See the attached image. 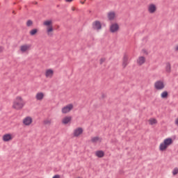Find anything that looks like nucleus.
I'll use <instances>...</instances> for the list:
<instances>
[{
    "instance_id": "obj_1",
    "label": "nucleus",
    "mask_w": 178,
    "mask_h": 178,
    "mask_svg": "<svg viewBox=\"0 0 178 178\" xmlns=\"http://www.w3.org/2000/svg\"><path fill=\"white\" fill-rule=\"evenodd\" d=\"M44 26H47V34L49 37L54 35V26L52 25V20H46L43 22Z\"/></svg>"
},
{
    "instance_id": "obj_2",
    "label": "nucleus",
    "mask_w": 178,
    "mask_h": 178,
    "mask_svg": "<svg viewBox=\"0 0 178 178\" xmlns=\"http://www.w3.org/2000/svg\"><path fill=\"white\" fill-rule=\"evenodd\" d=\"M26 105L24 102H14L13 108L16 109L17 111H20V109H23V107Z\"/></svg>"
},
{
    "instance_id": "obj_3",
    "label": "nucleus",
    "mask_w": 178,
    "mask_h": 178,
    "mask_svg": "<svg viewBox=\"0 0 178 178\" xmlns=\"http://www.w3.org/2000/svg\"><path fill=\"white\" fill-rule=\"evenodd\" d=\"M92 27L93 30H97V31H99V30L102 29V24L101 23V21L96 20L92 22Z\"/></svg>"
},
{
    "instance_id": "obj_4",
    "label": "nucleus",
    "mask_w": 178,
    "mask_h": 178,
    "mask_svg": "<svg viewBox=\"0 0 178 178\" xmlns=\"http://www.w3.org/2000/svg\"><path fill=\"white\" fill-rule=\"evenodd\" d=\"M154 88L158 91L163 90L165 88V83L162 81H156L154 83Z\"/></svg>"
},
{
    "instance_id": "obj_5",
    "label": "nucleus",
    "mask_w": 178,
    "mask_h": 178,
    "mask_svg": "<svg viewBox=\"0 0 178 178\" xmlns=\"http://www.w3.org/2000/svg\"><path fill=\"white\" fill-rule=\"evenodd\" d=\"M119 29H120V27L119 26V24L116 22L113 23L110 26V33H118V31H119Z\"/></svg>"
},
{
    "instance_id": "obj_6",
    "label": "nucleus",
    "mask_w": 178,
    "mask_h": 178,
    "mask_svg": "<svg viewBox=\"0 0 178 178\" xmlns=\"http://www.w3.org/2000/svg\"><path fill=\"white\" fill-rule=\"evenodd\" d=\"M74 108L73 104H69L67 106L63 107L62 113H69Z\"/></svg>"
},
{
    "instance_id": "obj_7",
    "label": "nucleus",
    "mask_w": 178,
    "mask_h": 178,
    "mask_svg": "<svg viewBox=\"0 0 178 178\" xmlns=\"http://www.w3.org/2000/svg\"><path fill=\"white\" fill-rule=\"evenodd\" d=\"M2 140L4 143H9V141H12V140H13V136L12 134H6L3 136Z\"/></svg>"
},
{
    "instance_id": "obj_8",
    "label": "nucleus",
    "mask_w": 178,
    "mask_h": 178,
    "mask_svg": "<svg viewBox=\"0 0 178 178\" xmlns=\"http://www.w3.org/2000/svg\"><path fill=\"white\" fill-rule=\"evenodd\" d=\"M33 123V118L31 117H26L23 120V124L25 126H30Z\"/></svg>"
},
{
    "instance_id": "obj_9",
    "label": "nucleus",
    "mask_w": 178,
    "mask_h": 178,
    "mask_svg": "<svg viewBox=\"0 0 178 178\" xmlns=\"http://www.w3.org/2000/svg\"><path fill=\"white\" fill-rule=\"evenodd\" d=\"M83 131H84L83 128L81 127L76 128L74 131V137H79V136H81V134L83 133Z\"/></svg>"
},
{
    "instance_id": "obj_10",
    "label": "nucleus",
    "mask_w": 178,
    "mask_h": 178,
    "mask_svg": "<svg viewBox=\"0 0 178 178\" xmlns=\"http://www.w3.org/2000/svg\"><path fill=\"white\" fill-rule=\"evenodd\" d=\"M72 122V116H65L63 120H62V124H69Z\"/></svg>"
},
{
    "instance_id": "obj_11",
    "label": "nucleus",
    "mask_w": 178,
    "mask_h": 178,
    "mask_svg": "<svg viewBox=\"0 0 178 178\" xmlns=\"http://www.w3.org/2000/svg\"><path fill=\"white\" fill-rule=\"evenodd\" d=\"M148 11L149 13H155L156 12V6L152 3L148 7Z\"/></svg>"
},
{
    "instance_id": "obj_12",
    "label": "nucleus",
    "mask_w": 178,
    "mask_h": 178,
    "mask_svg": "<svg viewBox=\"0 0 178 178\" xmlns=\"http://www.w3.org/2000/svg\"><path fill=\"white\" fill-rule=\"evenodd\" d=\"M163 143H164V144L167 147H169V146L172 145V144H173V139L172 138H167L164 139Z\"/></svg>"
},
{
    "instance_id": "obj_13",
    "label": "nucleus",
    "mask_w": 178,
    "mask_h": 178,
    "mask_svg": "<svg viewBox=\"0 0 178 178\" xmlns=\"http://www.w3.org/2000/svg\"><path fill=\"white\" fill-rule=\"evenodd\" d=\"M115 17H116V13H115V11H112V12H109L108 13V20H114Z\"/></svg>"
},
{
    "instance_id": "obj_14",
    "label": "nucleus",
    "mask_w": 178,
    "mask_h": 178,
    "mask_svg": "<svg viewBox=\"0 0 178 178\" xmlns=\"http://www.w3.org/2000/svg\"><path fill=\"white\" fill-rule=\"evenodd\" d=\"M31 46L29 44H23L20 47V51L21 52H26L27 51H29V49L31 47Z\"/></svg>"
},
{
    "instance_id": "obj_15",
    "label": "nucleus",
    "mask_w": 178,
    "mask_h": 178,
    "mask_svg": "<svg viewBox=\"0 0 178 178\" xmlns=\"http://www.w3.org/2000/svg\"><path fill=\"white\" fill-rule=\"evenodd\" d=\"M168 148V146H167L164 142L161 143L159 145V151L161 152H164V151H166Z\"/></svg>"
},
{
    "instance_id": "obj_16",
    "label": "nucleus",
    "mask_w": 178,
    "mask_h": 178,
    "mask_svg": "<svg viewBox=\"0 0 178 178\" xmlns=\"http://www.w3.org/2000/svg\"><path fill=\"white\" fill-rule=\"evenodd\" d=\"M95 155L97 156V158H104V156H105V152L103 150H97L95 152Z\"/></svg>"
},
{
    "instance_id": "obj_17",
    "label": "nucleus",
    "mask_w": 178,
    "mask_h": 178,
    "mask_svg": "<svg viewBox=\"0 0 178 178\" xmlns=\"http://www.w3.org/2000/svg\"><path fill=\"white\" fill-rule=\"evenodd\" d=\"M45 76L46 77H52L54 76V70L52 69H48L45 72Z\"/></svg>"
},
{
    "instance_id": "obj_18",
    "label": "nucleus",
    "mask_w": 178,
    "mask_h": 178,
    "mask_svg": "<svg viewBox=\"0 0 178 178\" xmlns=\"http://www.w3.org/2000/svg\"><path fill=\"white\" fill-rule=\"evenodd\" d=\"M35 98L38 101H42V99H44V93L42 92H38Z\"/></svg>"
},
{
    "instance_id": "obj_19",
    "label": "nucleus",
    "mask_w": 178,
    "mask_h": 178,
    "mask_svg": "<svg viewBox=\"0 0 178 178\" xmlns=\"http://www.w3.org/2000/svg\"><path fill=\"white\" fill-rule=\"evenodd\" d=\"M122 60V66L123 67H126V66H127V62H129V58L127 57V55H124Z\"/></svg>"
},
{
    "instance_id": "obj_20",
    "label": "nucleus",
    "mask_w": 178,
    "mask_h": 178,
    "mask_svg": "<svg viewBox=\"0 0 178 178\" xmlns=\"http://www.w3.org/2000/svg\"><path fill=\"white\" fill-rule=\"evenodd\" d=\"M161 97L163 99H168V98H169V92L167 90L163 91L161 92Z\"/></svg>"
},
{
    "instance_id": "obj_21",
    "label": "nucleus",
    "mask_w": 178,
    "mask_h": 178,
    "mask_svg": "<svg viewBox=\"0 0 178 178\" xmlns=\"http://www.w3.org/2000/svg\"><path fill=\"white\" fill-rule=\"evenodd\" d=\"M137 62L140 66H141V65H144V63H145V57L140 56Z\"/></svg>"
},
{
    "instance_id": "obj_22",
    "label": "nucleus",
    "mask_w": 178,
    "mask_h": 178,
    "mask_svg": "<svg viewBox=\"0 0 178 178\" xmlns=\"http://www.w3.org/2000/svg\"><path fill=\"white\" fill-rule=\"evenodd\" d=\"M171 69H172V67L170 65V63L169 62L166 63L165 72H167V73H170Z\"/></svg>"
},
{
    "instance_id": "obj_23",
    "label": "nucleus",
    "mask_w": 178,
    "mask_h": 178,
    "mask_svg": "<svg viewBox=\"0 0 178 178\" xmlns=\"http://www.w3.org/2000/svg\"><path fill=\"white\" fill-rule=\"evenodd\" d=\"M37 33H38V29H33L30 31L29 34L30 35L34 36Z\"/></svg>"
},
{
    "instance_id": "obj_24",
    "label": "nucleus",
    "mask_w": 178,
    "mask_h": 178,
    "mask_svg": "<svg viewBox=\"0 0 178 178\" xmlns=\"http://www.w3.org/2000/svg\"><path fill=\"white\" fill-rule=\"evenodd\" d=\"M156 123H158V121L156 120V119L152 118L149 120V124H151V126H153V124H156Z\"/></svg>"
},
{
    "instance_id": "obj_25",
    "label": "nucleus",
    "mask_w": 178,
    "mask_h": 178,
    "mask_svg": "<svg viewBox=\"0 0 178 178\" xmlns=\"http://www.w3.org/2000/svg\"><path fill=\"white\" fill-rule=\"evenodd\" d=\"M98 141H99V137L98 136L93 137L91 139L92 143H97Z\"/></svg>"
},
{
    "instance_id": "obj_26",
    "label": "nucleus",
    "mask_w": 178,
    "mask_h": 178,
    "mask_svg": "<svg viewBox=\"0 0 178 178\" xmlns=\"http://www.w3.org/2000/svg\"><path fill=\"white\" fill-rule=\"evenodd\" d=\"M26 26L27 27H31V26H33V21L31 19H29L26 22Z\"/></svg>"
},
{
    "instance_id": "obj_27",
    "label": "nucleus",
    "mask_w": 178,
    "mask_h": 178,
    "mask_svg": "<svg viewBox=\"0 0 178 178\" xmlns=\"http://www.w3.org/2000/svg\"><path fill=\"white\" fill-rule=\"evenodd\" d=\"M172 175L173 176H176V175H178V168L176 167L174 168V170H172Z\"/></svg>"
},
{
    "instance_id": "obj_28",
    "label": "nucleus",
    "mask_w": 178,
    "mask_h": 178,
    "mask_svg": "<svg viewBox=\"0 0 178 178\" xmlns=\"http://www.w3.org/2000/svg\"><path fill=\"white\" fill-rule=\"evenodd\" d=\"M16 100L17 101V102H23V98H22V97H20V96H18V97H16Z\"/></svg>"
},
{
    "instance_id": "obj_29",
    "label": "nucleus",
    "mask_w": 178,
    "mask_h": 178,
    "mask_svg": "<svg viewBox=\"0 0 178 178\" xmlns=\"http://www.w3.org/2000/svg\"><path fill=\"white\" fill-rule=\"evenodd\" d=\"M105 60H106V58H100V60H99L100 65H102V63H104V62H105Z\"/></svg>"
},
{
    "instance_id": "obj_30",
    "label": "nucleus",
    "mask_w": 178,
    "mask_h": 178,
    "mask_svg": "<svg viewBox=\"0 0 178 178\" xmlns=\"http://www.w3.org/2000/svg\"><path fill=\"white\" fill-rule=\"evenodd\" d=\"M44 124H51V121L47 120L44 121Z\"/></svg>"
},
{
    "instance_id": "obj_31",
    "label": "nucleus",
    "mask_w": 178,
    "mask_h": 178,
    "mask_svg": "<svg viewBox=\"0 0 178 178\" xmlns=\"http://www.w3.org/2000/svg\"><path fill=\"white\" fill-rule=\"evenodd\" d=\"M52 178H60V176L59 175H55Z\"/></svg>"
},
{
    "instance_id": "obj_32",
    "label": "nucleus",
    "mask_w": 178,
    "mask_h": 178,
    "mask_svg": "<svg viewBox=\"0 0 178 178\" xmlns=\"http://www.w3.org/2000/svg\"><path fill=\"white\" fill-rule=\"evenodd\" d=\"M142 51H143V54H146V55H148V51H147V50L143 49Z\"/></svg>"
},
{
    "instance_id": "obj_33",
    "label": "nucleus",
    "mask_w": 178,
    "mask_h": 178,
    "mask_svg": "<svg viewBox=\"0 0 178 178\" xmlns=\"http://www.w3.org/2000/svg\"><path fill=\"white\" fill-rule=\"evenodd\" d=\"M102 99H104V98H106V95H105L104 93H102Z\"/></svg>"
},
{
    "instance_id": "obj_34",
    "label": "nucleus",
    "mask_w": 178,
    "mask_h": 178,
    "mask_svg": "<svg viewBox=\"0 0 178 178\" xmlns=\"http://www.w3.org/2000/svg\"><path fill=\"white\" fill-rule=\"evenodd\" d=\"M3 51V47L0 46V54Z\"/></svg>"
},
{
    "instance_id": "obj_35",
    "label": "nucleus",
    "mask_w": 178,
    "mask_h": 178,
    "mask_svg": "<svg viewBox=\"0 0 178 178\" xmlns=\"http://www.w3.org/2000/svg\"><path fill=\"white\" fill-rule=\"evenodd\" d=\"M65 2H68V3L73 2V0H65Z\"/></svg>"
},
{
    "instance_id": "obj_36",
    "label": "nucleus",
    "mask_w": 178,
    "mask_h": 178,
    "mask_svg": "<svg viewBox=\"0 0 178 178\" xmlns=\"http://www.w3.org/2000/svg\"><path fill=\"white\" fill-rule=\"evenodd\" d=\"M175 124H177V126H178V118H177L175 120Z\"/></svg>"
},
{
    "instance_id": "obj_37",
    "label": "nucleus",
    "mask_w": 178,
    "mask_h": 178,
    "mask_svg": "<svg viewBox=\"0 0 178 178\" xmlns=\"http://www.w3.org/2000/svg\"><path fill=\"white\" fill-rule=\"evenodd\" d=\"M80 2H81V3H82V5H84V1H81Z\"/></svg>"
},
{
    "instance_id": "obj_38",
    "label": "nucleus",
    "mask_w": 178,
    "mask_h": 178,
    "mask_svg": "<svg viewBox=\"0 0 178 178\" xmlns=\"http://www.w3.org/2000/svg\"><path fill=\"white\" fill-rule=\"evenodd\" d=\"M13 13L14 15H16V11L13 10Z\"/></svg>"
},
{
    "instance_id": "obj_39",
    "label": "nucleus",
    "mask_w": 178,
    "mask_h": 178,
    "mask_svg": "<svg viewBox=\"0 0 178 178\" xmlns=\"http://www.w3.org/2000/svg\"><path fill=\"white\" fill-rule=\"evenodd\" d=\"M175 51H178V46L176 47Z\"/></svg>"
},
{
    "instance_id": "obj_40",
    "label": "nucleus",
    "mask_w": 178,
    "mask_h": 178,
    "mask_svg": "<svg viewBox=\"0 0 178 178\" xmlns=\"http://www.w3.org/2000/svg\"><path fill=\"white\" fill-rule=\"evenodd\" d=\"M38 2H35V5H38Z\"/></svg>"
},
{
    "instance_id": "obj_41",
    "label": "nucleus",
    "mask_w": 178,
    "mask_h": 178,
    "mask_svg": "<svg viewBox=\"0 0 178 178\" xmlns=\"http://www.w3.org/2000/svg\"><path fill=\"white\" fill-rule=\"evenodd\" d=\"M13 5H16V2H14V3H13Z\"/></svg>"
},
{
    "instance_id": "obj_42",
    "label": "nucleus",
    "mask_w": 178,
    "mask_h": 178,
    "mask_svg": "<svg viewBox=\"0 0 178 178\" xmlns=\"http://www.w3.org/2000/svg\"><path fill=\"white\" fill-rule=\"evenodd\" d=\"M19 10H20V9H22V7H19Z\"/></svg>"
},
{
    "instance_id": "obj_43",
    "label": "nucleus",
    "mask_w": 178,
    "mask_h": 178,
    "mask_svg": "<svg viewBox=\"0 0 178 178\" xmlns=\"http://www.w3.org/2000/svg\"><path fill=\"white\" fill-rule=\"evenodd\" d=\"M8 1V0H6V2Z\"/></svg>"
}]
</instances>
